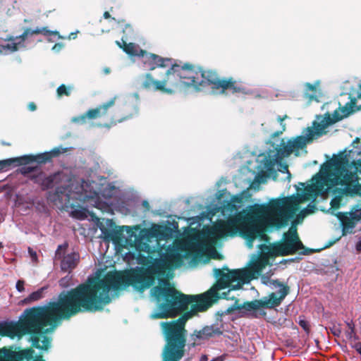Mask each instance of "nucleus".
<instances>
[{"label":"nucleus","mask_w":361,"mask_h":361,"mask_svg":"<svg viewBox=\"0 0 361 361\" xmlns=\"http://www.w3.org/2000/svg\"><path fill=\"white\" fill-rule=\"evenodd\" d=\"M117 45L131 56H141L145 67L154 70L157 67H171L166 72V78L158 80L147 73L142 81L145 89L171 94L183 86H193L196 90L210 86L213 93L241 92L243 88L231 80H220L215 73L210 71L197 70L185 65H173L169 58H161L158 55L147 54L135 43L127 44L123 39L122 42L116 41Z\"/></svg>","instance_id":"nucleus-2"},{"label":"nucleus","mask_w":361,"mask_h":361,"mask_svg":"<svg viewBox=\"0 0 361 361\" xmlns=\"http://www.w3.org/2000/svg\"><path fill=\"white\" fill-rule=\"evenodd\" d=\"M65 152L62 147H56L50 152L42 153L36 156L25 155L20 157L11 158L0 161V170L7 171L12 166H19L22 164H27L31 161H37L40 163H44L50 161L53 157Z\"/></svg>","instance_id":"nucleus-7"},{"label":"nucleus","mask_w":361,"mask_h":361,"mask_svg":"<svg viewBox=\"0 0 361 361\" xmlns=\"http://www.w3.org/2000/svg\"><path fill=\"white\" fill-rule=\"evenodd\" d=\"M23 172L24 173H30L31 171H34V168L32 167H26V168H24L23 169Z\"/></svg>","instance_id":"nucleus-29"},{"label":"nucleus","mask_w":361,"mask_h":361,"mask_svg":"<svg viewBox=\"0 0 361 361\" xmlns=\"http://www.w3.org/2000/svg\"><path fill=\"white\" fill-rule=\"evenodd\" d=\"M274 288H279L278 291L259 300L244 303L238 307L240 313L245 316L257 318L266 314L264 309L273 308L280 305L288 294L289 287L279 282L273 286Z\"/></svg>","instance_id":"nucleus-5"},{"label":"nucleus","mask_w":361,"mask_h":361,"mask_svg":"<svg viewBox=\"0 0 361 361\" xmlns=\"http://www.w3.org/2000/svg\"><path fill=\"white\" fill-rule=\"evenodd\" d=\"M57 94L59 96H61L63 94L68 96V95H69L70 92H69V90L66 88V87L64 85H61L57 89Z\"/></svg>","instance_id":"nucleus-21"},{"label":"nucleus","mask_w":361,"mask_h":361,"mask_svg":"<svg viewBox=\"0 0 361 361\" xmlns=\"http://www.w3.org/2000/svg\"><path fill=\"white\" fill-rule=\"evenodd\" d=\"M116 98L111 99L107 103L99 106L98 108L90 109L85 114L86 118L94 119L100 116L106 114L108 109L112 106L115 103Z\"/></svg>","instance_id":"nucleus-12"},{"label":"nucleus","mask_w":361,"mask_h":361,"mask_svg":"<svg viewBox=\"0 0 361 361\" xmlns=\"http://www.w3.org/2000/svg\"><path fill=\"white\" fill-rule=\"evenodd\" d=\"M46 289V287H42L37 290L32 292L25 299V302L26 303H30L42 299L44 297V293Z\"/></svg>","instance_id":"nucleus-16"},{"label":"nucleus","mask_w":361,"mask_h":361,"mask_svg":"<svg viewBox=\"0 0 361 361\" xmlns=\"http://www.w3.org/2000/svg\"><path fill=\"white\" fill-rule=\"evenodd\" d=\"M68 38L69 39H71V38H75V33H71Z\"/></svg>","instance_id":"nucleus-34"},{"label":"nucleus","mask_w":361,"mask_h":361,"mask_svg":"<svg viewBox=\"0 0 361 361\" xmlns=\"http://www.w3.org/2000/svg\"><path fill=\"white\" fill-rule=\"evenodd\" d=\"M104 17L105 18H109V17H110V15H109V12L106 11V12L104 13Z\"/></svg>","instance_id":"nucleus-33"},{"label":"nucleus","mask_w":361,"mask_h":361,"mask_svg":"<svg viewBox=\"0 0 361 361\" xmlns=\"http://www.w3.org/2000/svg\"><path fill=\"white\" fill-rule=\"evenodd\" d=\"M300 326L306 331H309V324L307 321L304 319H300L299 321Z\"/></svg>","instance_id":"nucleus-24"},{"label":"nucleus","mask_w":361,"mask_h":361,"mask_svg":"<svg viewBox=\"0 0 361 361\" xmlns=\"http://www.w3.org/2000/svg\"><path fill=\"white\" fill-rule=\"evenodd\" d=\"M353 111V104H347L342 108L335 110L332 115L326 114L324 116H318L313 122L312 127L306 128L302 135L287 142L282 140L274 149L259 154L257 158V173L255 177V181L264 183L276 169L282 173H287L290 178V173L288 170V166L282 163L283 158L291 154L298 157L306 153L307 143L325 135L334 123L347 117Z\"/></svg>","instance_id":"nucleus-3"},{"label":"nucleus","mask_w":361,"mask_h":361,"mask_svg":"<svg viewBox=\"0 0 361 361\" xmlns=\"http://www.w3.org/2000/svg\"><path fill=\"white\" fill-rule=\"evenodd\" d=\"M88 214V210L85 208L75 209L71 213V216L72 217L79 220L85 219L86 218H87Z\"/></svg>","instance_id":"nucleus-18"},{"label":"nucleus","mask_w":361,"mask_h":361,"mask_svg":"<svg viewBox=\"0 0 361 361\" xmlns=\"http://www.w3.org/2000/svg\"><path fill=\"white\" fill-rule=\"evenodd\" d=\"M356 351L361 355V342H357L355 343L353 346Z\"/></svg>","instance_id":"nucleus-26"},{"label":"nucleus","mask_w":361,"mask_h":361,"mask_svg":"<svg viewBox=\"0 0 361 361\" xmlns=\"http://www.w3.org/2000/svg\"><path fill=\"white\" fill-rule=\"evenodd\" d=\"M172 271H109L102 276L96 272L87 283L68 292L61 293L56 301L40 307V349L47 350L50 341L44 335L52 331L63 319L80 311H97L109 303L118 291L132 285L142 290L155 283L151 296L157 308L151 314L152 319L173 317L191 304V310L176 321L164 322L161 326L166 345L163 361H179L184 355L185 322L198 312L206 310L217 299L231 298L233 290L240 289L245 283L256 279L263 271H214L217 283L202 295H187L180 293L169 281Z\"/></svg>","instance_id":"nucleus-1"},{"label":"nucleus","mask_w":361,"mask_h":361,"mask_svg":"<svg viewBox=\"0 0 361 361\" xmlns=\"http://www.w3.org/2000/svg\"><path fill=\"white\" fill-rule=\"evenodd\" d=\"M83 185L79 187L78 190L76 192V194L78 195V197H75L76 199L80 201L87 202L93 207L101 210H105L109 207L111 202L109 201H102L100 198L99 194L97 192H94L90 194H87V192H85L84 195L80 194V190H83Z\"/></svg>","instance_id":"nucleus-10"},{"label":"nucleus","mask_w":361,"mask_h":361,"mask_svg":"<svg viewBox=\"0 0 361 361\" xmlns=\"http://www.w3.org/2000/svg\"><path fill=\"white\" fill-rule=\"evenodd\" d=\"M319 86V82L316 81L314 84L306 83L305 84V95L310 98V100L317 99V90Z\"/></svg>","instance_id":"nucleus-13"},{"label":"nucleus","mask_w":361,"mask_h":361,"mask_svg":"<svg viewBox=\"0 0 361 361\" xmlns=\"http://www.w3.org/2000/svg\"><path fill=\"white\" fill-rule=\"evenodd\" d=\"M200 361H208L207 355H202Z\"/></svg>","instance_id":"nucleus-32"},{"label":"nucleus","mask_w":361,"mask_h":361,"mask_svg":"<svg viewBox=\"0 0 361 361\" xmlns=\"http://www.w3.org/2000/svg\"><path fill=\"white\" fill-rule=\"evenodd\" d=\"M86 121V116L85 114L81 115L80 116L73 117L71 119V121L73 123H84Z\"/></svg>","instance_id":"nucleus-22"},{"label":"nucleus","mask_w":361,"mask_h":361,"mask_svg":"<svg viewBox=\"0 0 361 361\" xmlns=\"http://www.w3.org/2000/svg\"><path fill=\"white\" fill-rule=\"evenodd\" d=\"M63 44H61V43H57V44H56L53 47L52 50H53L54 51H55V52H58V51H61V49L63 48Z\"/></svg>","instance_id":"nucleus-25"},{"label":"nucleus","mask_w":361,"mask_h":361,"mask_svg":"<svg viewBox=\"0 0 361 361\" xmlns=\"http://www.w3.org/2000/svg\"><path fill=\"white\" fill-rule=\"evenodd\" d=\"M208 340L207 337L202 334V329L201 330H195L191 335H190V341L192 342L190 343V345L192 347L195 345H200L203 343L205 341Z\"/></svg>","instance_id":"nucleus-15"},{"label":"nucleus","mask_w":361,"mask_h":361,"mask_svg":"<svg viewBox=\"0 0 361 361\" xmlns=\"http://www.w3.org/2000/svg\"><path fill=\"white\" fill-rule=\"evenodd\" d=\"M355 249L357 252H361V240L357 242Z\"/></svg>","instance_id":"nucleus-30"},{"label":"nucleus","mask_w":361,"mask_h":361,"mask_svg":"<svg viewBox=\"0 0 361 361\" xmlns=\"http://www.w3.org/2000/svg\"><path fill=\"white\" fill-rule=\"evenodd\" d=\"M24 284H25L24 281L18 280L17 281L16 287L18 292L21 293V292L24 291V290H25Z\"/></svg>","instance_id":"nucleus-23"},{"label":"nucleus","mask_w":361,"mask_h":361,"mask_svg":"<svg viewBox=\"0 0 361 361\" xmlns=\"http://www.w3.org/2000/svg\"><path fill=\"white\" fill-rule=\"evenodd\" d=\"M60 175V173H56L47 176L44 173L40 172L35 177V181L41 185L42 188L45 190L52 188L54 183L58 180Z\"/></svg>","instance_id":"nucleus-11"},{"label":"nucleus","mask_w":361,"mask_h":361,"mask_svg":"<svg viewBox=\"0 0 361 361\" xmlns=\"http://www.w3.org/2000/svg\"><path fill=\"white\" fill-rule=\"evenodd\" d=\"M39 33L47 36L49 37L48 40L51 42L54 41L56 38H63L57 31H50L47 27H37L34 30L27 28L24 30L23 33L19 36L10 37L8 39L1 41L0 53L3 54H9L24 48L25 47V42L30 36Z\"/></svg>","instance_id":"nucleus-6"},{"label":"nucleus","mask_w":361,"mask_h":361,"mask_svg":"<svg viewBox=\"0 0 361 361\" xmlns=\"http://www.w3.org/2000/svg\"><path fill=\"white\" fill-rule=\"evenodd\" d=\"M28 108L30 111H33L36 109V106L34 103H30L28 105Z\"/></svg>","instance_id":"nucleus-31"},{"label":"nucleus","mask_w":361,"mask_h":361,"mask_svg":"<svg viewBox=\"0 0 361 361\" xmlns=\"http://www.w3.org/2000/svg\"><path fill=\"white\" fill-rule=\"evenodd\" d=\"M68 247L67 243L59 245L55 252L54 260L60 261L62 271L70 273L79 263L80 255L76 252L67 253Z\"/></svg>","instance_id":"nucleus-9"},{"label":"nucleus","mask_w":361,"mask_h":361,"mask_svg":"<svg viewBox=\"0 0 361 361\" xmlns=\"http://www.w3.org/2000/svg\"><path fill=\"white\" fill-rule=\"evenodd\" d=\"M3 245H2V243H0V247H1Z\"/></svg>","instance_id":"nucleus-40"},{"label":"nucleus","mask_w":361,"mask_h":361,"mask_svg":"<svg viewBox=\"0 0 361 361\" xmlns=\"http://www.w3.org/2000/svg\"><path fill=\"white\" fill-rule=\"evenodd\" d=\"M71 281V276L67 275L59 281V285L63 288H66L70 285Z\"/></svg>","instance_id":"nucleus-20"},{"label":"nucleus","mask_w":361,"mask_h":361,"mask_svg":"<svg viewBox=\"0 0 361 361\" xmlns=\"http://www.w3.org/2000/svg\"><path fill=\"white\" fill-rule=\"evenodd\" d=\"M274 274V271L270 269L268 272L261 276V281L263 284L271 287L277 284L279 281L278 280H274L271 279V276Z\"/></svg>","instance_id":"nucleus-17"},{"label":"nucleus","mask_w":361,"mask_h":361,"mask_svg":"<svg viewBox=\"0 0 361 361\" xmlns=\"http://www.w3.org/2000/svg\"><path fill=\"white\" fill-rule=\"evenodd\" d=\"M279 120L281 124L282 125L283 119L279 117Z\"/></svg>","instance_id":"nucleus-38"},{"label":"nucleus","mask_w":361,"mask_h":361,"mask_svg":"<svg viewBox=\"0 0 361 361\" xmlns=\"http://www.w3.org/2000/svg\"><path fill=\"white\" fill-rule=\"evenodd\" d=\"M122 232L126 233V236H123L124 240L118 242L125 247H135L137 252H128L124 255V260L129 264L137 263L147 264L148 259L142 256L140 252L147 254L154 252L160 249L159 241L167 239L171 235V231L166 226L153 224L149 228L140 229V226L133 227L123 226Z\"/></svg>","instance_id":"nucleus-4"},{"label":"nucleus","mask_w":361,"mask_h":361,"mask_svg":"<svg viewBox=\"0 0 361 361\" xmlns=\"http://www.w3.org/2000/svg\"><path fill=\"white\" fill-rule=\"evenodd\" d=\"M174 228L176 229L177 233L180 234V231L178 229V224L176 226H174Z\"/></svg>","instance_id":"nucleus-35"},{"label":"nucleus","mask_w":361,"mask_h":361,"mask_svg":"<svg viewBox=\"0 0 361 361\" xmlns=\"http://www.w3.org/2000/svg\"><path fill=\"white\" fill-rule=\"evenodd\" d=\"M100 229H101V231H102V233H103V234H105V232H104L105 228H101Z\"/></svg>","instance_id":"nucleus-39"},{"label":"nucleus","mask_w":361,"mask_h":361,"mask_svg":"<svg viewBox=\"0 0 361 361\" xmlns=\"http://www.w3.org/2000/svg\"><path fill=\"white\" fill-rule=\"evenodd\" d=\"M226 358V355H222L212 359L210 361H224Z\"/></svg>","instance_id":"nucleus-28"},{"label":"nucleus","mask_w":361,"mask_h":361,"mask_svg":"<svg viewBox=\"0 0 361 361\" xmlns=\"http://www.w3.org/2000/svg\"><path fill=\"white\" fill-rule=\"evenodd\" d=\"M34 351L32 350H22L20 351V359H26L27 360H32V354H33Z\"/></svg>","instance_id":"nucleus-19"},{"label":"nucleus","mask_w":361,"mask_h":361,"mask_svg":"<svg viewBox=\"0 0 361 361\" xmlns=\"http://www.w3.org/2000/svg\"><path fill=\"white\" fill-rule=\"evenodd\" d=\"M142 204L145 206V207H147L148 205V203L146 202V201H144L142 202Z\"/></svg>","instance_id":"nucleus-36"},{"label":"nucleus","mask_w":361,"mask_h":361,"mask_svg":"<svg viewBox=\"0 0 361 361\" xmlns=\"http://www.w3.org/2000/svg\"><path fill=\"white\" fill-rule=\"evenodd\" d=\"M341 222L342 235L355 233V228L361 221V204L353 206L349 212L335 214Z\"/></svg>","instance_id":"nucleus-8"},{"label":"nucleus","mask_w":361,"mask_h":361,"mask_svg":"<svg viewBox=\"0 0 361 361\" xmlns=\"http://www.w3.org/2000/svg\"><path fill=\"white\" fill-rule=\"evenodd\" d=\"M202 329V334L207 337V339H209L212 337L215 336H219L222 334V330L217 325H211L206 326Z\"/></svg>","instance_id":"nucleus-14"},{"label":"nucleus","mask_w":361,"mask_h":361,"mask_svg":"<svg viewBox=\"0 0 361 361\" xmlns=\"http://www.w3.org/2000/svg\"><path fill=\"white\" fill-rule=\"evenodd\" d=\"M104 72H105V73H109V70L108 68H105L104 69Z\"/></svg>","instance_id":"nucleus-37"},{"label":"nucleus","mask_w":361,"mask_h":361,"mask_svg":"<svg viewBox=\"0 0 361 361\" xmlns=\"http://www.w3.org/2000/svg\"><path fill=\"white\" fill-rule=\"evenodd\" d=\"M28 252L32 257V261L37 260V254L32 249L29 248Z\"/></svg>","instance_id":"nucleus-27"}]
</instances>
